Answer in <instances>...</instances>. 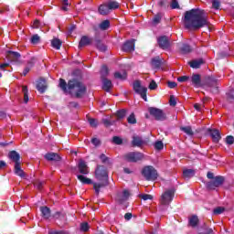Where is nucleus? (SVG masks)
<instances>
[{"label":"nucleus","mask_w":234,"mask_h":234,"mask_svg":"<svg viewBox=\"0 0 234 234\" xmlns=\"http://www.w3.org/2000/svg\"><path fill=\"white\" fill-rule=\"evenodd\" d=\"M91 144L95 146V147H100V145H101V141L96 137H93L91 139Z\"/></svg>","instance_id":"nucleus-52"},{"label":"nucleus","mask_w":234,"mask_h":234,"mask_svg":"<svg viewBox=\"0 0 234 234\" xmlns=\"http://www.w3.org/2000/svg\"><path fill=\"white\" fill-rule=\"evenodd\" d=\"M126 114H127V110H125V109L118 110L115 112V116H116L117 120H123V118L126 116Z\"/></svg>","instance_id":"nucleus-35"},{"label":"nucleus","mask_w":234,"mask_h":234,"mask_svg":"<svg viewBox=\"0 0 234 234\" xmlns=\"http://www.w3.org/2000/svg\"><path fill=\"white\" fill-rule=\"evenodd\" d=\"M133 89L135 94H139V96H141V98L144 101H147V88L142 86V81L135 80L133 84Z\"/></svg>","instance_id":"nucleus-8"},{"label":"nucleus","mask_w":234,"mask_h":234,"mask_svg":"<svg viewBox=\"0 0 234 234\" xmlns=\"http://www.w3.org/2000/svg\"><path fill=\"white\" fill-rule=\"evenodd\" d=\"M88 122H89L90 127H92L93 129H96V127H98V125H100L97 119H94V118H89Z\"/></svg>","instance_id":"nucleus-45"},{"label":"nucleus","mask_w":234,"mask_h":234,"mask_svg":"<svg viewBox=\"0 0 234 234\" xmlns=\"http://www.w3.org/2000/svg\"><path fill=\"white\" fill-rule=\"evenodd\" d=\"M58 87L61 88L63 92H67V88L69 90H75V98L78 99L83 98V95L87 94V86L78 79L69 80L68 84L64 79H59Z\"/></svg>","instance_id":"nucleus-2"},{"label":"nucleus","mask_w":234,"mask_h":234,"mask_svg":"<svg viewBox=\"0 0 234 234\" xmlns=\"http://www.w3.org/2000/svg\"><path fill=\"white\" fill-rule=\"evenodd\" d=\"M207 133L215 144H218V142L222 140V136L220 135V131L217 129H208Z\"/></svg>","instance_id":"nucleus-15"},{"label":"nucleus","mask_w":234,"mask_h":234,"mask_svg":"<svg viewBox=\"0 0 234 234\" xmlns=\"http://www.w3.org/2000/svg\"><path fill=\"white\" fill-rule=\"evenodd\" d=\"M94 43L96 48L99 49L100 52H107V46L101 42V39L97 37L94 39Z\"/></svg>","instance_id":"nucleus-27"},{"label":"nucleus","mask_w":234,"mask_h":234,"mask_svg":"<svg viewBox=\"0 0 234 234\" xmlns=\"http://www.w3.org/2000/svg\"><path fill=\"white\" fill-rule=\"evenodd\" d=\"M123 159L130 164H138L145 160V154L142 152H129L123 155Z\"/></svg>","instance_id":"nucleus-5"},{"label":"nucleus","mask_w":234,"mask_h":234,"mask_svg":"<svg viewBox=\"0 0 234 234\" xmlns=\"http://www.w3.org/2000/svg\"><path fill=\"white\" fill-rule=\"evenodd\" d=\"M157 43L159 45V48L162 50H168L171 48V41H169V37L167 36H161L157 38Z\"/></svg>","instance_id":"nucleus-12"},{"label":"nucleus","mask_w":234,"mask_h":234,"mask_svg":"<svg viewBox=\"0 0 234 234\" xmlns=\"http://www.w3.org/2000/svg\"><path fill=\"white\" fill-rule=\"evenodd\" d=\"M92 44V39L89 38L88 36H82L79 42V48H83V47H87L88 45Z\"/></svg>","instance_id":"nucleus-25"},{"label":"nucleus","mask_w":234,"mask_h":234,"mask_svg":"<svg viewBox=\"0 0 234 234\" xmlns=\"http://www.w3.org/2000/svg\"><path fill=\"white\" fill-rule=\"evenodd\" d=\"M61 45H63V42L59 38H53L51 40V47L56 48V50H59V48H61Z\"/></svg>","instance_id":"nucleus-31"},{"label":"nucleus","mask_w":234,"mask_h":234,"mask_svg":"<svg viewBox=\"0 0 234 234\" xmlns=\"http://www.w3.org/2000/svg\"><path fill=\"white\" fill-rule=\"evenodd\" d=\"M173 198H175V190L169 189L161 196V204L163 206H169L173 202Z\"/></svg>","instance_id":"nucleus-11"},{"label":"nucleus","mask_w":234,"mask_h":234,"mask_svg":"<svg viewBox=\"0 0 234 234\" xmlns=\"http://www.w3.org/2000/svg\"><path fill=\"white\" fill-rule=\"evenodd\" d=\"M95 178L100 183H93V189H95L96 195H100V189L109 186V172L103 165H97L95 169Z\"/></svg>","instance_id":"nucleus-3"},{"label":"nucleus","mask_w":234,"mask_h":234,"mask_svg":"<svg viewBox=\"0 0 234 234\" xmlns=\"http://www.w3.org/2000/svg\"><path fill=\"white\" fill-rule=\"evenodd\" d=\"M129 197H131V193L129 190L124 189L122 193L117 194L115 200L118 202V204H123L129 200Z\"/></svg>","instance_id":"nucleus-13"},{"label":"nucleus","mask_w":234,"mask_h":234,"mask_svg":"<svg viewBox=\"0 0 234 234\" xmlns=\"http://www.w3.org/2000/svg\"><path fill=\"white\" fill-rule=\"evenodd\" d=\"M32 45H37L39 43V41H41V37H39V35L35 34L31 37L30 39Z\"/></svg>","instance_id":"nucleus-43"},{"label":"nucleus","mask_w":234,"mask_h":234,"mask_svg":"<svg viewBox=\"0 0 234 234\" xmlns=\"http://www.w3.org/2000/svg\"><path fill=\"white\" fill-rule=\"evenodd\" d=\"M142 175L148 182H154L158 178V172L152 165L144 166Z\"/></svg>","instance_id":"nucleus-6"},{"label":"nucleus","mask_w":234,"mask_h":234,"mask_svg":"<svg viewBox=\"0 0 234 234\" xmlns=\"http://www.w3.org/2000/svg\"><path fill=\"white\" fill-rule=\"evenodd\" d=\"M224 182H226V177L222 176H215L213 180L208 181L206 184V187L209 191H215L217 187H220V186H223Z\"/></svg>","instance_id":"nucleus-7"},{"label":"nucleus","mask_w":234,"mask_h":234,"mask_svg":"<svg viewBox=\"0 0 234 234\" xmlns=\"http://www.w3.org/2000/svg\"><path fill=\"white\" fill-rule=\"evenodd\" d=\"M102 123L104 127H111V125H112V122H111V121L108 119H102Z\"/></svg>","instance_id":"nucleus-62"},{"label":"nucleus","mask_w":234,"mask_h":234,"mask_svg":"<svg viewBox=\"0 0 234 234\" xmlns=\"http://www.w3.org/2000/svg\"><path fill=\"white\" fill-rule=\"evenodd\" d=\"M181 131H183V133H185L188 136H193V134H195L191 126L181 127Z\"/></svg>","instance_id":"nucleus-39"},{"label":"nucleus","mask_w":234,"mask_h":234,"mask_svg":"<svg viewBox=\"0 0 234 234\" xmlns=\"http://www.w3.org/2000/svg\"><path fill=\"white\" fill-rule=\"evenodd\" d=\"M48 85H47V80L45 79H39L37 83V90H38V92L40 94H45V92L47 91L48 89Z\"/></svg>","instance_id":"nucleus-19"},{"label":"nucleus","mask_w":234,"mask_h":234,"mask_svg":"<svg viewBox=\"0 0 234 234\" xmlns=\"http://www.w3.org/2000/svg\"><path fill=\"white\" fill-rule=\"evenodd\" d=\"M107 76H109V68L107 65H102L101 69V79L105 80L107 79Z\"/></svg>","instance_id":"nucleus-34"},{"label":"nucleus","mask_w":234,"mask_h":234,"mask_svg":"<svg viewBox=\"0 0 234 234\" xmlns=\"http://www.w3.org/2000/svg\"><path fill=\"white\" fill-rule=\"evenodd\" d=\"M192 85L198 89L199 87H204L202 84V79L200 78V74H193L191 77Z\"/></svg>","instance_id":"nucleus-22"},{"label":"nucleus","mask_w":234,"mask_h":234,"mask_svg":"<svg viewBox=\"0 0 234 234\" xmlns=\"http://www.w3.org/2000/svg\"><path fill=\"white\" fill-rule=\"evenodd\" d=\"M167 85L169 89H175L176 87H177L178 84L176 81H168Z\"/></svg>","instance_id":"nucleus-64"},{"label":"nucleus","mask_w":234,"mask_h":234,"mask_svg":"<svg viewBox=\"0 0 234 234\" xmlns=\"http://www.w3.org/2000/svg\"><path fill=\"white\" fill-rule=\"evenodd\" d=\"M212 8L218 10L220 8V0H212Z\"/></svg>","instance_id":"nucleus-54"},{"label":"nucleus","mask_w":234,"mask_h":234,"mask_svg":"<svg viewBox=\"0 0 234 234\" xmlns=\"http://www.w3.org/2000/svg\"><path fill=\"white\" fill-rule=\"evenodd\" d=\"M108 5V8L111 10H118V8H120V3H118L117 1L114 0H111L109 2H107Z\"/></svg>","instance_id":"nucleus-33"},{"label":"nucleus","mask_w":234,"mask_h":234,"mask_svg":"<svg viewBox=\"0 0 234 234\" xmlns=\"http://www.w3.org/2000/svg\"><path fill=\"white\" fill-rule=\"evenodd\" d=\"M169 104L171 107H176V99L175 98V95L170 96Z\"/></svg>","instance_id":"nucleus-57"},{"label":"nucleus","mask_w":234,"mask_h":234,"mask_svg":"<svg viewBox=\"0 0 234 234\" xmlns=\"http://www.w3.org/2000/svg\"><path fill=\"white\" fill-rule=\"evenodd\" d=\"M203 228L205 231L198 232V234H215V232H213V229L208 228L206 223H204Z\"/></svg>","instance_id":"nucleus-42"},{"label":"nucleus","mask_w":234,"mask_h":234,"mask_svg":"<svg viewBox=\"0 0 234 234\" xmlns=\"http://www.w3.org/2000/svg\"><path fill=\"white\" fill-rule=\"evenodd\" d=\"M40 212H41V217L43 218H45L46 220H48V218L51 217L52 215V211L50 210V208L47 206L44 207H40Z\"/></svg>","instance_id":"nucleus-24"},{"label":"nucleus","mask_w":234,"mask_h":234,"mask_svg":"<svg viewBox=\"0 0 234 234\" xmlns=\"http://www.w3.org/2000/svg\"><path fill=\"white\" fill-rule=\"evenodd\" d=\"M111 10L109 9V5L107 3L102 4L99 6V14H101V16H108Z\"/></svg>","instance_id":"nucleus-30"},{"label":"nucleus","mask_w":234,"mask_h":234,"mask_svg":"<svg viewBox=\"0 0 234 234\" xmlns=\"http://www.w3.org/2000/svg\"><path fill=\"white\" fill-rule=\"evenodd\" d=\"M154 149H156V151H162V149H164V143L162 141H156L154 144Z\"/></svg>","instance_id":"nucleus-47"},{"label":"nucleus","mask_w":234,"mask_h":234,"mask_svg":"<svg viewBox=\"0 0 234 234\" xmlns=\"http://www.w3.org/2000/svg\"><path fill=\"white\" fill-rule=\"evenodd\" d=\"M170 6H171L172 10L180 9V5L178 4L177 0H172Z\"/></svg>","instance_id":"nucleus-48"},{"label":"nucleus","mask_w":234,"mask_h":234,"mask_svg":"<svg viewBox=\"0 0 234 234\" xmlns=\"http://www.w3.org/2000/svg\"><path fill=\"white\" fill-rule=\"evenodd\" d=\"M44 158L48 160V162H61V156L54 152L47 153Z\"/></svg>","instance_id":"nucleus-18"},{"label":"nucleus","mask_w":234,"mask_h":234,"mask_svg":"<svg viewBox=\"0 0 234 234\" xmlns=\"http://www.w3.org/2000/svg\"><path fill=\"white\" fill-rule=\"evenodd\" d=\"M45 183L41 182V181H37L34 183L35 187H37V189H38L39 191H41L43 189V185Z\"/></svg>","instance_id":"nucleus-58"},{"label":"nucleus","mask_w":234,"mask_h":234,"mask_svg":"<svg viewBox=\"0 0 234 234\" xmlns=\"http://www.w3.org/2000/svg\"><path fill=\"white\" fill-rule=\"evenodd\" d=\"M218 83V80L213 76H207L204 79V83L203 85H206L207 87H210L211 92L213 94H218V86L217 84Z\"/></svg>","instance_id":"nucleus-9"},{"label":"nucleus","mask_w":234,"mask_h":234,"mask_svg":"<svg viewBox=\"0 0 234 234\" xmlns=\"http://www.w3.org/2000/svg\"><path fill=\"white\" fill-rule=\"evenodd\" d=\"M102 81V90H105V92H111V90L112 89V81L109 79H101Z\"/></svg>","instance_id":"nucleus-26"},{"label":"nucleus","mask_w":234,"mask_h":234,"mask_svg":"<svg viewBox=\"0 0 234 234\" xmlns=\"http://www.w3.org/2000/svg\"><path fill=\"white\" fill-rule=\"evenodd\" d=\"M226 144H228V145H233L234 144L233 135H229V136L226 137Z\"/></svg>","instance_id":"nucleus-56"},{"label":"nucleus","mask_w":234,"mask_h":234,"mask_svg":"<svg viewBox=\"0 0 234 234\" xmlns=\"http://www.w3.org/2000/svg\"><path fill=\"white\" fill-rule=\"evenodd\" d=\"M151 66L153 67V69H160V67H162V65H164V59H162L159 56L154 57L151 59Z\"/></svg>","instance_id":"nucleus-23"},{"label":"nucleus","mask_w":234,"mask_h":234,"mask_svg":"<svg viewBox=\"0 0 234 234\" xmlns=\"http://www.w3.org/2000/svg\"><path fill=\"white\" fill-rule=\"evenodd\" d=\"M112 144H115V145H122V144H123V139L120 136H113Z\"/></svg>","instance_id":"nucleus-46"},{"label":"nucleus","mask_w":234,"mask_h":234,"mask_svg":"<svg viewBox=\"0 0 234 234\" xmlns=\"http://www.w3.org/2000/svg\"><path fill=\"white\" fill-rule=\"evenodd\" d=\"M41 27V22L38 19H36L33 23V28H40Z\"/></svg>","instance_id":"nucleus-63"},{"label":"nucleus","mask_w":234,"mask_h":234,"mask_svg":"<svg viewBox=\"0 0 234 234\" xmlns=\"http://www.w3.org/2000/svg\"><path fill=\"white\" fill-rule=\"evenodd\" d=\"M148 111H149L150 116L154 117V120H156L157 122H164L167 120V115L165 114V112H164V110L162 109L150 107Z\"/></svg>","instance_id":"nucleus-10"},{"label":"nucleus","mask_w":234,"mask_h":234,"mask_svg":"<svg viewBox=\"0 0 234 234\" xmlns=\"http://www.w3.org/2000/svg\"><path fill=\"white\" fill-rule=\"evenodd\" d=\"M183 176L185 178H193L195 176V170L193 169H186L183 171Z\"/></svg>","instance_id":"nucleus-36"},{"label":"nucleus","mask_w":234,"mask_h":234,"mask_svg":"<svg viewBox=\"0 0 234 234\" xmlns=\"http://www.w3.org/2000/svg\"><path fill=\"white\" fill-rule=\"evenodd\" d=\"M89 229H90V227L88 222H83L80 224V231H84V233H87Z\"/></svg>","instance_id":"nucleus-51"},{"label":"nucleus","mask_w":234,"mask_h":234,"mask_svg":"<svg viewBox=\"0 0 234 234\" xmlns=\"http://www.w3.org/2000/svg\"><path fill=\"white\" fill-rule=\"evenodd\" d=\"M111 27V21L109 20H103L100 25L99 27L101 30H108V28Z\"/></svg>","instance_id":"nucleus-38"},{"label":"nucleus","mask_w":234,"mask_h":234,"mask_svg":"<svg viewBox=\"0 0 234 234\" xmlns=\"http://www.w3.org/2000/svg\"><path fill=\"white\" fill-rule=\"evenodd\" d=\"M100 159L101 160L102 164H107V162H109V157H107V155H105V154H101L100 155Z\"/></svg>","instance_id":"nucleus-60"},{"label":"nucleus","mask_w":234,"mask_h":234,"mask_svg":"<svg viewBox=\"0 0 234 234\" xmlns=\"http://www.w3.org/2000/svg\"><path fill=\"white\" fill-rule=\"evenodd\" d=\"M206 62L204 61V58H197L190 61L188 64L190 65L191 69H198L199 67H202Z\"/></svg>","instance_id":"nucleus-29"},{"label":"nucleus","mask_w":234,"mask_h":234,"mask_svg":"<svg viewBox=\"0 0 234 234\" xmlns=\"http://www.w3.org/2000/svg\"><path fill=\"white\" fill-rule=\"evenodd\" d=\"M143 200H153V196L149 194H143L140 196Z\"/></svg>","instance_id":"nucleus-59"},{"label":"nucleus","mask_w":234,"mask_h":234,"mask_svg":"<svg viewBox=\"0 0 234 234\" xmlns=\"http://www.w3.org/2000/svg\"><path fill=\"white\" fill-rule=\"evenodd\" d=\"M177 48L180 54L183 55L191 54V52H193V48L187 43H178Z\"/></svg>","instance_id":"nucleus-14"},{"label":"nucleus","mask_w":234,"mask_h":234,"mask_svg":"<svg viewBox=\"0 0 234 234\" xmlns=\"http://www.w3.org/2000/svg\"><path fill=\"white\" fill-rule=\"evenodd\" d=\"M36 61H37L36 57H32V58L27 61V67H29L30 69H32V67H34V65H36Z\"/></svg>","instance_id":"nucleus-55"},{"label":"nucleus","mask_w":234,"mask_h":234,"mask_svg":"<svg viewBox=\"0 0 234 234\" xmlns=\"http://www.w3.org/2000/svg\"><path fill=\"white\" fill-rule=\"evenodd\" d=\"M78 170L80 175H89V166L83 160H80L78 164Z\"/></svg>","instance_id":"nucleus-21"},{"label":"nucleus","mask_w":234,"mask_h":234,"mask_svg":"<svg viewBox=\"0 0 234 234\" xmlns=\"http://www.w3.org/2000/svg\"><path fill=\"white\" fill-rule=\"evenodd\" d=\"M22 92L24 93V102L28 103V87L23 86Z\"/></svg>","instance_id":"nucleus-41"},{"label":"nucleus","mask_w":234,"mask_h":234,"mask_svg":"<svg viewBox=\"0 0 234 234\" xmlns=\"http://www.w3.org/2000/svg\"><path fill=\"white\" fill-rule=\"evenodd\" d=\"M200 222V219L198 218V216L192 215L188 219V226L190 228H197Z\"/></svg>","instance_id":"nucleus-28"},{"label":"nucleus","mask_w":234,"mask_h":234,"mask_svg":"<svg viewBox=\"0 0 234 234\" xmlns=\"http://www.w3.org/2000/svg\"><path fill=\"white\" fill-rule=\"evenodd\" d=\"M5 58L8 61H19L21 58V54L17 51L7 50L5 53Z\"/></svg>","instance_id":"nucleus-16"},{"label":"nucleus","mask_w":234,"mask_h":234,"mask_svg":"<svg viewBox=\"0 0 234 234\" xmlns=\"http://www.w3.org/2000/svg\"><path fill=\"white\" fill-rule=\"evenodd\" d=\"M128 123H131L132 125H134L136 123V117L134 113H132L128 118H127Z\"/></svg>","instance_id":"nucleus-50"},{"label":"nucleus","mask_w":234,"mask_h":234,"mask_svg":"<svg viewBox=\"0 0 234 234\" xmlns=\"http://www.w3.org/2000/svg\"><path fill=\"white\" fill-rule=\"evenodd\" d=\"M7 158L15 164L14 165V173L16 176H20V178H25L27 175L25 174V171L21 169V154L17 153V151L13 150L10 151L7 154Z\"/></svg>","instance_id":"nucleus-4"},{"label":"nucleus","mask_w":234,"mask_h":234,"mask_svg":"<svg viewBox=\"0 0 234 234\" xmlns=\"http://www.w3.org/2000/svg\"><path fill=\"white\" fill-rule=\"evenodd\" d=\"M189 80L188 76H181L179 78H177V81H179V83H184L186 81H187Z\"/></svg>","instance_id":"nucleus-61"},{"label":"nucleus","mask_w":234,"mask_h":234,"mask_svg":"<svg viewBox=\"0 0 234 234\" xmlns=\"http://www.w3.org/2000/svg\"><path fill=\"white\" fill-rule=\"evenodd\" d=\"M227 100H228V101H234V89L230 90L227 93Z\"/></svg>","instance_id":"nucleus-49"},{"label":"nucleus","mask_w":234,"mask_h":234,"mask_svg":"<svg viewBox=\"0 0 234 234\" xmlns=\"http://www.w3.org/2000/svg\"><path fill=\"white\" fill-rule=\"evenodd\" d=\"M148 89L150 90H156V89H158V84H156V81L152 80L148 86Z\"/></svg>","instance_id":"nucleus-53"},{"label":"nucleus","mask_w":234,"mask_h":234,"mask_svg":"<svg viewBox=\"0 0 234 234\" xmlns=\"http://www.w3.org/2000/svg\"><path fill=\"white\" fill-rule=\"evenodd\" d=\"M145 145V141L138 136V135H133V140H132V147H143Z\"/></svg>","instance_id":"nucleus-20"},{"label":"nucleus","mask_w":234,"mask_h":234,"mask_svg":"<svg viewBox=\"0 0 234 234\" xmlns=\"http://www.w3.org/2000/svg\"><path fill=\"white\" fill-rule=\"evenodd\" d=\"M183 23L186 30H200L204 27H207L209 32L213 30V25L209 22L206 10L200 8L186 11Z\"/></svg>","instance_id":"nucleus-1"},{"label":"nucleus","mask_w":234,"mask_h":234,"mask_svg":"<svg viewBox=\"0 0 234 234\" xmlns=\"http://www.w3.org/2000/svg\"><path fill=\"white\" fill-rule=\"evenodd\" d=\"M134 39L127 40L122 47V52H134Z\"/></svg>","instance_id":"nucleus-17"},{"label":"nucleus","mask_w":234,"mask_h":234,"mask_svg":"<svg viewBox=\"0 0 234 234\" xmlns=\"http://www.w3.org/2000/svg\"><path fill=\"white\" fill-rule=\"evenodd\" d=\"M162 17H163L162 13H157L156 15H154V16L153 18V24L159 25V23H161V21H162Z\"/></svg>","instance_id":"nucleus-40"},{"label":"nucleus","mask_w":234,"mask_h":234,"mask_svg":"<svg viewBox=\"0 0 234 234\" xmlns=\"http://www.w3.org/2000/svg\"><path fill=\"white\" fill-rule=\"evenodd\" d=\"M77 178H78V180H80V182H81V184H88V185L94 184L92 182V179L86 177L83 175H78Z\"/></svg>","instance_id":"nucleus-32"},{"label":"nucleus","mask_w":234,"mask_h":234,"mask_svg":"<svg viewBox=\"0 0 234 234\" xmlns=\"http://www.w3.org/2000/svg\"><path fill=\"white\" fill-rule=\"evenodd\" d=\"M226 211V207H218L213 209V215H222L223 212Z\"/></svg>","instance_id":"nucleus-44"},{"label":"nucleus","mask_w":234,"mask_h":234,"mask_svg":"<svg viewBox=\"0 0 234 234\" xmlns=\"http://www.w3.org/2000/svg\"><path fill=\"white\" fill-rule=\"evenodd\" d=\"M114 78H115V80H127V72L124 71L123 73H121L119 71H116L114 73Z\"/></svg>","instance_id":"nucleus-37"}]
</instances>
